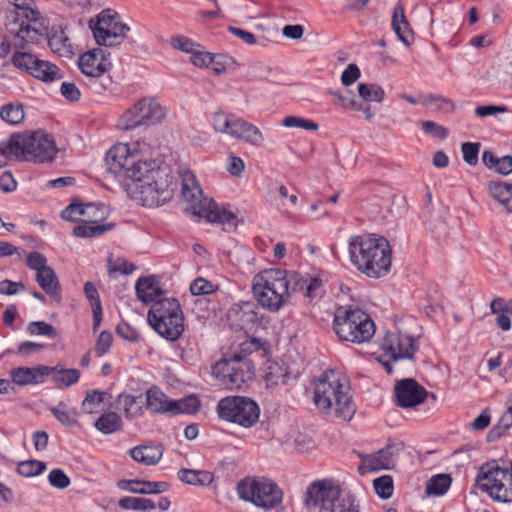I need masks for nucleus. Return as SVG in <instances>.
<instances>
[{
    "instance_id": "9b49d317",
    "label": "nucleus",
    "mask_w": 512,
    "mask_h": 512,
    "mask_svg": "<svg viewBox=\"0 0 512 512\" xmlns=\"http://www.w3.org/2000/svg\"><path fill=\"white\" fill-rule=\"evenodd\" d=\"M217 413L222 420L250 428L259 420L260 407L252 398L228 396L218 402Z\"/></svg>"
},
{
    "instance_id": "c03bdc74",
    "label": "nucleus",
    "mask_w": 512,
    "mask_h": 512,
    "mask_svg": "<svg viewBox=\"0 0 512 512\" xmlns=\"http://www.w3.org/2000/svg\"><path fill=\"white\" fill-rule=\"evenodd\" d=\"M172 412L173 414H193L200 408L199 399L190 395L180 400L172 401Z\"/></svg>"
},
{
    "instance_id": "e2e57ef3",
    "label": "nucleus",
    "mask_w": 512,
    "mask_h": 512,
    "mask_svg": "<svg viewBox=\"0 0 512 512\" xmlns=\"http://www.w3.org/2000/svg\"><path fill=\"white\" fill-rule=\"evenodd\" d=\"M60 93L70 102H77L81 98V92L73 82H62Z\"/></svg>"
},
{
    "instance_id": "4468645a",
    "label": "nucleus",
    "mask_w": 512,
    "mask_h": 512,
    "mask_svg": "<svg viewBox=\"0 0 512 512\" xmlns=\"http://www.w3.org/2000/svg\"><path fill=\"white\" fill-rule=\"evenodd\" d=\"M165 111L155 99L143 98L127 109L119 119V127L123 130H133L140 126H149L160 122Z\"/></svg>"
},
{
    "instance_id": "c85d7f7f",
    "label": "nucleus",
    "mask_w": 512,
    "mask_h": 512,
    "mask_svg": "<svg viewBox=\"0 0 512 512\" xmlns=\"http://www.w3.org/2000/svg\"><path fill=\"white\" fill-rule=\"evenodd\" d=\"M489 195L512 213V183L491 180L487 183Z\"/></svg>"
},
{
    "instance_id": "69168bd1",
    "label": "nucleus",
    "mask_w": 512,
    "mask_h": 512,
    "mask_svg": "<svg viewBox=\"0 0 512 512\" xmlns=\"http://www.w3.org/2000/svg\"><path fill=\"white\" fill-rule=\"evenodd\" d=\"M287 377H288V373L286 371H285V373H283V369L280 366H278L277 364L270 365L268 367L267 379L272 381L273 384H275V385H278L280 383L285 384Z\"/></svg>"
},
{
    "instance_id": "f704fd0d",
    "label": "nucleus",
    "mask_w": 512,
    "mask_h": 512,
    "mask_svg": "<svg viewBox=\"0 0 512 512\" xmlns=\"http://www.w3.org/2000/svg\"><path fill=\"white\" fill-rule=\"evenodd\" d=\"M31 75L43 82H54L63 78L62 71L55 64L41 59L32 67Z\"/></svg>"
},
{
    "instance_id": "1a4fd4ad",
    "label": "nucleus",
    "mask_w": 512,
    "mask_h": 512,
    "mask_svg": "<svg viewBox=\"0 0 512 512\" xmlns=\"http://www.w3.org/2000/svg\"><path fill=\"white\" fill-rule=\"evenodd\" d=\"M236 489L240 499L264 510L276 508L283 499L279 486L265 477H246L238 482Z\"/></svg>"
},
{
    "instance_id": "7ed1b4c3",
    "label": "nucleus",
    "mask_w": 512,
    "mask_h": 512,
    "mask_svg": "<svg viewBox=\"0 0 512 512\" xmlns=\"http://www.w3.org/2000/svg\"><path fill=\"white\" fill-rule=\"evenodd\" d=\"M348 388L341 383L340 374L335 370L325 371L314 385V403L316 407L328 415L343 420H351L356 412L352 396Z\"/></svg>"
},
{
    "instance_id": "5fc2aeb1",
    "label": "nucleus",
    "mask_w": 512,
    "mask_h": 512,
    "mask_svg": "<svg viewBox=\"0 0 512 512\" xmlns=\"http://www.w3.org/2000/svg\"><path fill=\"white\" fill-rule=\"evenodd\" d=\"M48 481L51 486L57 489H65L71 483L70 478L62 469L59 468L50 471Z\"/></svg>"
},
{
    "instance_id": "39448f33",
    "label": "nucleus",
    "mask_w": 512,
    "mask_h": 512,
    "mask_svg": "<svg viewBox=\"0 0 512 512\" xmlns=\"http://www.w3.org/2000/svg\"><path fill=\"white\" fill-rule=\"evenodd\" d=\"M287 270L265 269L253 277L252 291L258 304L270 311L280 310L288 299Z\"/></svg>"
},
{
    "instance_id": "3c124183",
    "label": "nucleus",
    "mask_w": 512,
    "mask_h": 512,
    "mask_svg": "<svg viewBox=\"0 0 512 512\" xmlns=\"http://www.w3.org/2000/svg\"><path fill=\"white\" fill-rule=\"evenodd\" d=\"M282 125L287 128H300L309 131H316L319 128L316 122L299 116L285 117L282 121Z\"/></svg>"
},
{
    "instance_id": "6e6552de",
    "label": "nucleus",
    "mask_w": 512,
    "mask_h": 512,
    "mask_svg": "<svg viewBox=\"0 0 512 512\" xmlns=\"http://www.w3.org/2000/svg\"><path fill=\"white\" fill-rule=\"evenodd\" d=\"M149 325L163 338L176 341L184 331V315L175 298L158 299L148 311Z\"/></svg>"
},
{
    "instance_id": "b1692460",
    "label": "nucleus",
    "mask_w": 512,
    "mask_h": 512,
    "mask_svg": "<svg viewBox=\"0 0 512 512\" xmlns=\"http://www.w3.org/2000/svg\"><path fill=\"white\" fill-rule=\"evenodd\" d=\"M118 487L121 490L130 491L138 494H159L168 489L166 482H153L146 480H120Z\"/></svg>"
},
{
    "instance_id": "338daca9",
    "label": "nucleus",
    "mask_w": 512,
    "mask_h": 512,
    "mask_svg": "<svg viewBox=\"0 0 512 512\" xmlns=\"http://www.w3.org/2000/svg\"><path fill=\"white\" fill-rule=\"evenodd\" d=\"M480 148L479 142H464L461 146L463 160H478Z\"/></svg>"
},
{
    "instance_id": "a19ab883",
    "label": "nucleus",
    "mask_w": 512,
    "mask_h": 512,
    "mask_svg": "<svg viewBox=\"0 0 512 512\" xmlns=\"http://www.w3.org/2000/svg\"><path fill=\"white\" fill-rule=\"evenodd\" d=\"M118 505L123 510L147 511L156 508V503L148 498L123 497L118 501Z\"/></svg>"
},
{
    "instance_id": "58836bf2",
    "label": "nucleus",
    "mask_w": 512,
    "mask_h": 512,
    "mask_svg": "<svg viewBox=\"0 0 512 512\" xmlns=\"http://www.w3.org/2000/svg\"><path fill=\"white\" fill-rule=\"evenodd\" d=\"M1 119L10 125H19L25 118L24 107L20 102H10L2 106Z\"/></svg>"
},
{
    "instance_id": "052dcab7",
    "label": "nucleus",
    "mask_w": 512,
    "mask_h": 512,
    "mask_svg": "<svg viewBox=\"0 0 512 512\" xmlns=\"http://www.w3.org/2000/svg\"><path fill=\"white\" fill-rule=\"evenodd\" d=\"M422 130L425 133L430 134L431 136L438 139H445L449 134L448 129L439 125L436 122L429 120L422 122Z\"/></svg>"
},
{
    "instance_id": "9d476101",
    "label": "nucleus",
    "mask_w": 512,
    "mask_h": 512,
    "mask_svg": "<svg viewBox=\"0 0 512 512\" xmlns=\"http://www.w3.org/2000/svg\"><path fill=\"white\" fill-rule=\"evenodd\" d=\"M476 483L494 500L503 503L512 502V461L508 468H502L495 462L486 463L480 468Z\"/></svg>"
},
{
    "instance_id": "13d9d810",
    "label": "nucleus",
    "mask_w": 512,
    "mask_h": 512,
    "mask_svg": "<svg viewBox=\"0 0 512 512\" xmlns=\"http://www.w3.org/2000/svg\"><path fill=\"white\" fill-rule=\"evenodd\" d=\"M171 46L174 49L180 50L185 53L192 54L198 46L195 42L185 36H175L171 38Z\"/></svg>"
},
{
    "instance_id": "4be33fe9",
    "label": "nucleus",
    "mask_w": 512,
    "mask_h": 512,
    "mask_svg": "<svg viewBox=\"0 0 512 512\" xmlns=\"http://www.w3.org/2000/svg\"><path fill=\"white\" fill-rule=\"evenodd\" d=\"M103 218V213L100 217L90 214L87 220L73 228V235L78 238L99 237L105 232L112 230L115 227L114 223L99 224L98 221Z\"/></svg>"
},
{
    "instance_id": "a878e982",
    "label": "nucleus",
    "mask_w": 512,
    "mask_h": 512,
    "mask_svg": "<svg viewBox=\"0 0 512 512\" xmlns=\"http://www.w3.org/2000/svg\"><path fill=\"white\" fill-rule=\"evenodd\" d=\"M162 445H140L130 450V455L136 462L146 466L156 465L162 458Z\"/></svg>"
},
{
    "instance_id": "423d86ee",
    "label": "nucleus",
    "mask_w": 512,
    "mask_h": 512,
    "mask_svg": "<svg viewBox=\"0 0 512 512\" xmlns=\"http://www.w3.org/2000/svg\"><path fill=\"white\" fill-rule=\"evenodd\" d=\"M306 506H319V512H359V505L351 493H343L328 480L311 483L305 493Z\"/></svg>"
},
{
    "instance_id": "cd10ccee",
    "label": "nucleus",
    "mask_w": 512,
    "mask_h": 512,
    "mask_svg": "<svg viewBox=\"0 0 512 512\" xmlns=\"http://www.w3.org/2000/svg\"><path fill=\"white\" fill-rule=\"evenodd\" d=\"M392 28L398 39L405 45L410 46L413 41V32L406 19L404 8L401 4L396 5L392 16Z\"/></svg>"
},
{
    "instance_id": "79ce46f5",
    "label": "nucleus",
    "mask_w": 512,
    "mask_h": 512,
    "mask_svg": "<svg viewBox=\"0 0 512 512\" xmlns=\"http://www.w3.org/2000/svg\"><path fill=\"white\" fill-rule=\"evenodd\" d=\"M358 94L364 101L382 102L385 97L383 88L374 83H359Z\"/></svg>"
},
{
    "instance_id": "bb28decb",
    "label": "nucleus",
    "mask_w": 512,
    "mask_h": 512,
    "mask_svg": "<svg viewBox=\"0 0 512 512\" xmlns=\"http://www.w3.org/2000/svg\"><path fill=\"white\" fill-rule=\"evenodd\" d=\"M235 316L241 329H251L259 323L255 305L252 302H243L229 311V317Z\"/></svg>"
},
{
    "instance_id": "4c0bfd02",
    "label": "nucleus",
    "mask_w": 512,
    "mask_h": 512,
    "mask_svg": "<svg viewBox=\"0 0 512 512\" xmlns=\"http://www.w3.org/2000/svg\"><path fill=\"white\" fill-rule=\"evenodd\" d=\"M95 427L103 434H112L122 430L123 422L116 412H107L96 420Z\"/></svg>"
},
{
    "instance_id": "09e8293b",
    "label": "nucleus",
    "mask_w": 512,
    "mask_h": 512,
    "mask_svg": "<svg viewBox=\"0 0 512 512\" xmlns=\"http://www.w3.org/2000/svg\"><path fill=\"white\" fill-rule=\"evenodd\" d=\"M33 0H14L13 8L8 11L17 12L26 18L33 20H41L38 11L32 8Z\"/></svg>"
},
{
    "instance_id": "2eb2a0df",
    "label": "nucleus",
    "mask_w": 512,
    "mask_h": 512,
    "mask_svg": "<svg viewBox=\"0 0 512 512\" xmlns=\"http://www.w3.org/2000/svg\"><path fill=\"white\" fill-rule=\"evenodd\" d=\"M5 27L10 37H13L15 48L24 49L29 43H35L43 34L44 26L41 20H31L17 12L6 11Z\"/></svg>"
},
{
    "instance_id": "a211bd4d",
    "label": "nucleus",
    "mask_w": 512,
    "mask_h": 512,
    "mask_svg": "<svg viewBox=\"0 0 512 512\" xmlns=\"http://www.w3.org/2000/svg\"><path fill=\"white\" fill-rule=\"evenodd\" d=\"M428 395L429 392L413 378L398 380L394 387L395 404L401 408L415 407Z\"/></svg>"
},
{
    "instance_id": "a18cd8bd",
    "label": "nucleus",
    "mask_w": 512,
    "mask_h": 512,
    "mask_svg": "<svg viewBox=\"0 0 512 512\" xmlns=\"http://www.w3.org/2000/svg\"><path fill=\"white\" fill-rule=\"evenodd\" d=\"M46 469V464L39 460H25L18 464L17 472L24 477H34Z\"/></svg>"
},
{
    "instance_id": "0eeeda50",
    "label": "nucleus",
    "mask_w": 512,
    "mask_h": 512,
    "mask_svg": "<svg viewBox=\"0 0 512 512\" xmlns=\"http://www.w3.org/2000/svg\"><path fill=\"white\" fill-rule=\"evenodd\" d=\"M333 330L341 340L360 344L374 336L375 324L362 309L340 306L334 313Z\"/></svg>"
},
{
    "instance_id": "37998d69",
    "label": "nucleus",
    "mask_w": 512,
    "mask_h": 512,
    "mask_svg": "<svg viewBox=\"0 0 512 512\" xmlns=\"http://www.w3.org/2000/svg\"><path fill=\"white\" fill-rule=\"evenodd\" d=\"M108 395L107 392L98 390H89L82 402L81 408L83 412L92 414L98 412L100 406L103 404L105 397Z\"/></svg>"
},
{
    "instance_id": "774afa93",
    "label": "nucleus",
    "mask_w": 512,
    "mask_h": 512,
    "mask_svg": "<svg viewBox=\"0 0 512 512\" xmlns=\"http://www.w3.org/2000/svg\"><path fill=\"white\" fill-rule=\"evenodd\" d=\"M190 61L197 67H209L212 61V54L205 51H195L191 54Z\"/></svg>"
},
{
    "instance_id": "7c9ffc66",
    "label": "nucleus",
    "mask_w": 512,
    "mask_h": 512,
    "mask_svg": "<svg viewBox=\"0 0 512 512\" xmlns=\"http://www.w3.org/2000/svg\"><path fill=\"white\" fill-rule=\"evenodd\" d=\"M117 404L127 419H134L143 414L144 399L142 395L122 393L117 397Z\"/></svg>"
},
{
    "instance_id": "f3484780",
    "label": "nucleus",
    "mask_w": 512,
    "mask_h": 512,
    "mask_svg": "<svg viewBox=\"0 0 512 512\" xmlns=\"http://www.w3.org/2000/svg\"><path fill=\"white\" fill-rule=\"evenodd\" d=\"M379 345L393 361L414 360L419 350L418 339L401 332H387Z\"/></svg>"
},
{
    "instance_id": "e433bc0d",
    "label": "nucleus",
    "mask_w": 512,
    "mask_h": 512,
    "mask_svg": "<svg viewBox=\"0 0 512 512\" xmlns=\"http://www.w3.org/2000/svg\"><path fill=\"white\" fill-rule=\"evenodd\" d=\"M99 209L94 203H70L64 210L61 212V217L64 220L75 222L78 220L77 216H85L90 217V214H95Z\"/></svg>"
},
{
    "instance_id": "dca6fc26",
    "label": "nucleus",
    "mask_w": 512,
    "mask_h": 512,
    "mask_svg": "<svg viewBox=\"0 0 512 512\" xmlns=\"http://www.w3.org/2000/svg\"><path fill=\"white\" fill-rule=\"evenodd\" d=\"M213 127L216 131L244 140L252 145L263 143L262 132L253 124L237 117H229L223 112L215 113Z\"/></svg>"
},
{
    "instance_id": "bf43d9fd",
    "label": "nucleus",
    "mask_w": 512,
    "mask_h": 512,
    "mask_svg": "<svg viewBox=\"0 0 512 512\" xmlns=\"http://www.w3.org/2000/svg\"><path fill=\"white\" fill-rule=\"evenodd\" d=\"M26 264L31 270L37 271V273L49 267L47 266L46 257L37 251L30 252L27 255Z\"/></svg>"
},
{
    "instance_id": "f03ea898",
    "label": "nucleus",
    "mask_w": 512,
    "mask_h": 512,
    "mask_svg": "<svg viewBox=\"0 0 512 512\" xmlns=\"http://www.w3.org/2000/svg\"><path fill=\"white\" fill-rule=\"evenodd\" d=\"M349 255L354 266L367 277L386 276L391 268V247L384 237L355 235L349 239Z\"/></svg>"
},
{
    "instance_id": "c756f323",
    "label": "nucleus",
    "mask_w": 512,
    "mask_h": 512,
    "mask_svg": "<svg viewBox=\"0 0 512 512\" xmlns=\"http://www.w3.org/2000/svg\"><path fill=\"white\" fill-rule=\"evenodd\" d=\"M48 46L53 53L61 57H70L73 54L68 36L61 28H52L48 35Z\"/></svg>"
},
{
    "instance_id": "0e129e2a",
    "label": "nucleus",
    "mask_w": 512,
    "mask_h": 512,
    "mask_svg": "<svg viewBox=\"0 0 512 512\" xmlns=\"http://www.w3.org/2000/svg\"><path fill=\"white\" fill-rule=\"evenodd\" d=\"M361 72L356 64H349L342 72L341 82L344 86H349L359 79Z\"/></svg>"
},
{
    "instance_id": "2f4dec72",
    "label": "nucleus",
    "mask_w": 512,
    "mask_h": 512,
    "mask_svg": "<svg viewBox=\"0 0 512 512\" xmlns=\"http://www.w3.org/2000/svg\"><path fill=\"white\" fill-rule=\"evenodd\" d=\"M36 281L47 295L58 301L61 299V286L56 273L51 267L39 271L36 275Z\"/></svg>"
},
{
    "instance_id": "aec40b11",
    "label": "nucleus",
    "mask_w": 512,
    "mask_h": 512,
    "mask_svg": "<svg viewBox=\"0 0 512 512\" xmlns=\"http://www.w3.org/2000/svg\"><path fill=\"white\" fill-rule=\"evenodd\" d=\"M81 72L89 78H100L110 68L111 64L101 48L83 53L78 61Z\"/></svg>"
},
{
    "instance_id": "412c9836",
    "label": "nucleus",
    "mask_w": 512,
    "mask_h": 512,
    "mask_svg": "<svg viewBox=\"0 0 512 512\" xmlns=\"http://www.w3.org/2000/svg\"><path fill=\"white\" fill-rule=\"evenodd\" d=\"M51 369L46 365L35 367H16L11 369L10 377L14 384L26 386L30 384H41L45 377L49 376Z\"/></svg>"
},
{
    "instance_id": "393cba45",
    "label": "nucleus",
    "mask_w": 512,
    "mask_h": 512,
    "mask_svg": "<svg viewBox=\"0 0 512 512\" xmlns=\"http://www.w3.org/2000/svg\"><path fill=\"white\" fill-rule=\"evenodd\" d=\"M148 149L146 143H117L106 153L105 160H127L129 157L144 156Z\"/></svg>"
},
{
    "instance_id": "c9c22d12",
    "label": "nucleus",
    "mask_w": 512,
    "mask_h": 512,
    "mask_svg": "<svg viewBox=\"0 0 512 512\" xmlns=\"http://www.w3.org/2000/svg\"><path fill=\"white\" fill-rule=\"evenodd\" d=\"M178 478L182 482L194 486H207L214 480V476L210 471L195 469H181L178 472Z\"/></svg>"
},
{
    "instance_id": "ddd939ff",
    "label": "nucleus",
    "mask_w": 512,
    "mask_h": 512,
    "mask_svg": "<svg viewBox=\"0 0 512 512\" xmlns=\"http://www.w3.org/2000/svg\"><path fill=\"white\" fill-rule=\"evenodd\" d=\"M89 27L97 44L108 47L121 44L130 30L128 25L119 21L118 13L110 8L101 11L96 19H91Z\"/></svg>"
},
{
    "instance_id": "5701e85b",
    "label": "nucleus",
    "mask_w": 512,
    "mask_h": 512,
    "mask_svg": "<svg viewBox=\"0 0 512 512\" xmlns=\"http://www.w3.org/2000/svg\"><path fill=\"white\" fill-rule=\"evenodd\" d=\"M159 281L156 276L140 277L135 285L137 298L145 303H154L163 294V290L158 285Z\"/></svg>"
},
{
    "instance_id": "603ef678",
    "label": "nucleus",
    "mask_w": 512,
    "mask_h": 512,
    "mask_svg": "<svg viewBox=\"0 0 512 512\" xmlns=\"http://www.w3.org/2000/svg\"><path fill=\"white\" fill-rule=\"evenodd\" d=\"M217 290V287L210 281L204 278L195 279L190 285V292L194 296L212 294Z\"/></svg>"
},
{
    "instance_id": "f257e3e1",
    "label": "nucleus",
    "mask_w": 512,
    "mask_h": 512,
    "mask_svg": "<svg viewBox=\"0 0 512 512\" xmlns=\"http://www.w3.org/2000/svg\"><path fill=\"white\" fill-rule=\"evenodd\" d=\"M107 171L120 180H131L140 194L142 205L157 207L169 202L181 176V196L189 203L193 214L209 222L231 223L235 214L220 209L213 199L203 196L195 175L191 171L182 174L174 171L168 162H107Z\"/></svg>"
},
{
    "instance_id": "de8ad7c7",
    "label": "nucleus",
    "mask_w": 512,
    "mask_h": 512,
    "mask_svg": "<svg viewBox=\"0 0 512 512\" xmlns=\"http://www.w3.org/2000/svg\"><path fill=\"white\" fill-rule=\"evenodd\" d=\"M376 494L382 499H389L393 494V479L390 475H383L373 481Z\"/></svg>"
},
{
    "instance_id": "49530a36",
    "label": "nucleus",
    "mask_w": 512,
    "mask_h": 512,
    "mask_svg": "<svg viewBox=\"0 0 512 512\" xmlns=\"http://www.w3.org/2000/svg\"><path fill=\"white\" fill-rule=\"evenodd\" d=\"M40 59L27 52H15L12 58V63L15 67L25 70L31 75L32 67L36 66V62Z\"/></svg>"
},
{
    "instance_id": "473e14b6",
    "label": "nucleus",
    "mask_w": 512,
    "mask_h": 512,
    "mask_svg": "<svg viewBox=\"0 0 512 512\" xmlns=\"http://www.w3.org/2000/svg\"><path fill=\"white\" fill-rule=\"evenodd\" d=\"M52 381L57 388H68L76 384L80 379V371L75 368H59L58 366L50 367Z\"/></svg>"
},
{
    "instance_id": "680f3d73",
    "label": "nucleus",
    "mask_w": 512,
    "mask_h": 512,
    "mask_svg": "<svg viewBox=\"0 0 512 512\" xmlns=\"http://www.w3.org/2000/svg\"><path fill=\"white\" fill-rule=\"evenodd\" d=\"M49 410L61 424L68 427L77 424L76 413L71 414L70 412L64 409H60L59 407H51Z\"/></svg>"
},
{
    "instance_id": "f8f14e48",
    "label": "nucleus",
    "mask_w": 512,
    "mask_h": 512,
    "mask_svg": "<svg viewBox=\"0 0 512 512\" xmlns=\"http://www.w3.org/2000/svg\"><path fill=\"white\" fill-rule=\"evenodd\" d=\"M254 370V365L246 355L235 353L216 362L212 367V374L228 389L234 390L240 389L244 383L251 380Z\"/></svg>"
},
{
    "instance_id": "72a5a7b5",
    "label": "nucleus",
    "mask_w": 512,
    "mask_h": 512,
    "mask_svg": "<svg viewBox=\"0 0 512 512\" xmlns=\"http://www.w3.org/2000/svg\"><path fill=\"white\" fill-rule=\"evenodd\" d=\"M172 401L157 387H151L146 393V405L154 413L172 412Z\"/></svg>"
},
{
    "instance_id": "6e6d98bb",
    "label": "nucleus",
    "mask_w": 512,
    "mask_h": 512,
    "mask_svg": "<svg viewBox=\"0 0 512 512\" xmlns=\"http://www.w3.org/2000/svg\"><path fill=\"white\" fill-rule=\"evenodd\" d=\"M286 279L288 282V297L292 293L303 291L305 289L306 279H304L299 273L287 271Z\"/></svg>"
},
{
    "instance_id": "20e7f679",
    "label": "nucleus",
    "mask_w": 512,
    "mask_h": 512,
    "mask_svg": "<svg viewBox=\"0 0 512 512\" xmlns=\"http://www.w3.org/2000/svg\"><path fill=\"white\" fill-rule=\"evenodd\" d=\"M59 153L54 137L43 130L13 133L8 140L0 142V155L28 156L38 160H54Z\"/></svg>"
},
{
    "instance_id": "4d7b16f0",
    "label": "nucleus",
    "mask_w": 512,
    "mask_h": 512,
    "mask_svg": "<svg viewBox=\"0 0 512 512\" xmlns=\"http://www.w3.org/2000/svg\"><path fill=\"white\" fill-rule=\"evenodd\" d=\"M113 342V335L111 332L104 330L100 333L96 344H95V353L97 356L101 357L106 354Z\"/></svg>"
},
{
    "instance_id": "ea45409f",
    "label": "nucleus",
    "mask_w": 512,
    "mask_h": 512,
    "mask_svg": "<svg viewBox=\"0 0 512 512\" xmlns=\"http://www.w3.org/2000/svg\"><path fill=\"white\" fill-rule=\"evenodd\" d=\"M449 474H437L431 477L426 484L425 492L429 496H442L451 486Z\"/></svg>"
},
{
    "instance_id": "8fccbe9b",
    "label": "nucleus",
    "mask_w": 512,
    "mask_h": 512,
    "mask_svg": "<svg viewBox=\"0 0 512 512\" xmlns=\"http://www.w3.org/2000/svg\"><path fill=\"white\" fill-rule=\"evenodd\" d=\"M27 332L30 335H43L52 339L56 338L58 335L55 327L45 321L30 322L27 326Z\"/></svg>"
},
{
    "instance_id": "864d4df0",
    "label": "nucleus",
    "mask_w": 512,
    "mask_h": 512,
    "mask_svg": "<svg viewBox=\"0 0 512 512\" xmlns=\"http://www.w3.org/2000/svg\"><path fill=\"white\" fill-rule=\"evenodd\" d=\"M116 333L119 337L129 342L135 343L141 340L140 332L125 321L117 325Z\"/></svg>"
},
{
    "instance_id": "6ab92c4d",
    "label": "nucleus",
    "mask_w": 512,
    "mask_h": 512,
    "mask_svg": "<svg viewBox=\"0 0 512 512\" xmlns=\"http://www.w3.org/2000/svg\"><path fill=\"white\" fill-rule=\"evenodd\" d=\"M401 444H387L373 454H359L361 463L371 471L391 470L395 467V457L402 449Z\"/></svg>"
}]
</instances>
